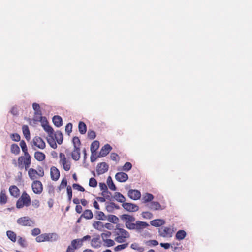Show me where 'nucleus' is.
Here are the masks:
<instances>
[{
	"mask_svg": "<svg viewBox=\"0 0 252 252\" xmlns=\"http://www.w3.org/2000/svg\"><path fill=\"white\" fill-rule=\"evenodd\" d=\"M125 225L127 229L136 230L137 232L140 233L142 230L149 226V224L146 222L136 221L135 223L126 222Z\"/></svg>",
	"mask_w": 252,
	"mask_h": 252,
	"instance_id": "1",
	"label": "nucleus"
},
{
	"mask_svg": "<svg viewBox=\"0 0 252 252\" xmlns=\"http://www.w3.org/2000/svg\"><path fill=\"white\" fill-rule=\"evenodd\" d=\"M18 224L24 226H33L34 224V221L28 217H23L17 220Z\"/></svg>",
	"mask_w": 252,
	"mask_h": 252,
	"instance_id": "2",
	"label": "nucleus"
},
{
	"mask_svg": "<svg viewBox=\"0 0 252 252\" xmlns=\"http://www.w3.org/2000/svg\"><path fill=\"white\" fill-rule=\"evenodd\" d=\"M32 189L33 192L37 194H40L43 190V186L40 181L36 180L32 184Z\"/></svg>",
	"mask_w": 252,
	"mask_h": 252,
	"instance_id": "3",
	"label": "nucleus"
},
{
	"mask_svg": "<svg viewBox=\"0 0 252 252\" xmlns=\"http://www.w3.org/2000/svg\"><path fill=\"white\" fill-rule=\"evenodd\" d=\"M122 205L126 210L129 212H136L139 210V207L137 205L131 203L126 202Z\"/></svg>",
	"mask_w": 252,
	"mask_h": 252,
	"instance_id": "4",
	"label": "nucleus"
},
{
	"mask_svg": "<svg viewBox=\"0 0 252 252\" xmlns=\"http://www.w3.org/2000/svg\"><path fill=\"white\" fill-rule=\"evenodd\" d=\"M109 168V165L105 162L98 163L97 165L96 172L98 175L106 172Z\"/></svg>",
	"mask_w": 252,
	"mask_h": 252,
	"instance_id": "5",
	"label": "nucleus"
},
{
	"mask_svg": "<svg viewBox=\"0 0 252 252\" xmlns=\"http://www.w3.org/2000/svg\"><path fill=\"white\" fill-rule=\"evenodd\" d=\"M33 144L38 148L43 149L45 148L46 145L43 140L40 137L36 136L33 139Z\"/></svg>",
	"mask_w": 252,
	"mask_h": 252,
	"instance_id": "6",
	"label": "nucleus"
},
{
	"mask_svg": "<svg viewBox=\"0 0 252 252\" xmlns=\"http://www.w3.org/2000/svg\"><path fill=\"white\" fill-rule=\"evenodd\" d=\"M127 194L130 199L134 200H138L141 197V193L138 190L130 189Z\"/></svg>",
	"mask_w": 252,
	"mask_h": 252,
	"instance_id": "7",
	"label": "nucleus"
},
{
	"mask_svg": "<svg viewBox=\"0 0 252 252\" xmlns=\"http://www.w3.org/2000/svg\"><path fill=\"white\" fill-rule=\"evenodd\" d=\"M119 226L120 224H117L115 229L116 231H116V235H120L125 238H129L130 236L128 232L124 229L119 228Z\"/></svg>",
	"mask_w": 252,
	"mask_h": 252,
	"instance_id": "8",
	"label": "nucleus"
},
{
	"mask_svg": "<svg viewBox=\"0 0 252 252\" xmlns=\"http://www.w3.org/2000/svg\"><path fill=\"white\" fill-rule=\"evenodd\" d=\"M158 232L159 235L163 237H166L169 235L170 236H171L172 233L170 228L168 227H162L160 228L158 230Z\"/></svg>",
	"mask_w": 252,
	"mask_h": 252,
	"instance_id": "9",
	"label": "nucleus"
},
{
	"mask_svg": "<svg viewBox=\"0 0 252 252\" xmlns=\"http://www.w3.org/2000/svg\"><path fill=\"white\" fill-rule=\"evenodd\" d=\"M111 149L112 147L109 144H105L101 148L98 157H103L106 156L110 152Z\"/></svg>",
	"mask_w": 252,
	"mask_h": 252,
	"instance_id": "10",
	"label": "nucleus"
},
{
	"mask_svg": "<svg viewBox=\"0 0 252 252\" xmlns=\"http://www.w3.org/2000/svg\"><path fill=\"white\" fill-rule=\"evenodd\" d=\"M91 245L92 247L95 249L101 247V242L100 241V236L99 235H97L91 240Z\"/></svg>",
	"mask_w": 252,
	"mask_h": 252,
	"instance_id": "11",
	"label": "nucleus"
},
{
	"mask_svg": "<svg viewBox=\"0 0 252 252\" xmlns=\"http://www.w3.org/2000/svg\"><path fill=\"white\" fill-rule=\"evenodd\" d=\"M50 175L53 180L57 181L60 177V171L56 167L52 166L50 169Z\"/></svg>",
	"mask_w": 252,
	"mask_h": 252,
	"instance_id": "12",
	"label": "nucleus"
},
{
	"mask_svg": "<svg viewBox=\"0 0 252 252\" xmlns=\"http://www.w3.org/2000/svg\"><path fill=\"white\" fill-rule=\"evenodd\" d=\"M128 178V175L124 172H118L115 175L116 180L120 182H126Z\"/></svg>",
	"mask_w": 252,
	"mask_h": 252,
	"instance_id": "13",
	"label": "nucleus"
},
{
	"mask_svg": "<svg viewBox=\"0 0 252 252\" xmlns=\"http://www.w3.org/2000/svg\"><path fill=\"white\" fill-rule=\"evenodd\" d=\"M25 206L28 207L31 204V198L30 196L26 192H24L20 197Z\"/></svg>",
	"mask_w": 252,
	"mask_h": 252,
	"instance_id": "14",
	"label": "nucleus"
},
{
	"mask_svg": "<svg viewBox=\"0 0 252 252\" xmlns=\"http://www.w3.org/2000/svg\"><path fill=\"white\" fill-rule=\"evenodd\" d=\"M121 219L126 222H132L135 220V218L134 216L128 214H123L120 216Z\"/></svg>",
	"mask_w": 252,
	"mask_h": 252,
	"instance_id": "15",
	"label": "nucleus"
},
{
	"mask_svg": "<svg viewBox=\"0 0 252 252\" xmlns=\"http://www.w3.org/2000/svg\"><path fill=\"white\" fill-rule=\"evenodd\" d=\"M52 120L54 124L57 127H61L63 125L62 118L60 116H54L53 117Z\"/></svg>",
	"mask_w": 252,
	"mask_h": 252,
	"instance_id": "16",
	"label": "nucleus"
},
{
	"mask_svg": "<svg viewBox=\"0 0 252 252\" xmlns=\"http://www.w3.org/2000/svg\"><path fill=\"white\" fill-rule=\"evenodd\" d=\"M116 201L119 202L125 203L126 198L120 192H115L113 197Z\"/></svg>",
	"mask_w": 252,
	"mask_h": 252,
	"instance_id": "17",
	"label": "nucleus"
},
{
	"mask_svg": "<svg viewBox=\"0 0 252 252\" xmlns=\"http://www.w3.org/2000/svg\"><path fill=\"white\" fill-rule=\"evenodd\" d=\"M149 208L154 210H163L164 208H161V206L158 202H151L149 205Z\"/></svg>",
	"mask_w": 252,
	"mask_h": 252,
	"instance_id": "18",
	"label": "nucleus"
},
{
	"mask_svg": "<svg viewBox=\"0 0 252 252\" xmlns=\"http://www.w3.org/2000/svg\"><path fill=\"white\" fill-rule=\"evenodd\" d=\"M165 223V220L162 219H155L150 221L151 225L155 227H159Z\"/></svg>",
	"mask_w": 252,
	"mask_h": 252,
	"instance_id": "19",
	"label": "nucleus"
},
{
	"mask_svg": "<svg viewBox=\"0 0 252 252\" xmlns=\"http://www.w3.org/2000/svg\"><path fill=\"white\" fill-rule=\"evenodd\" d=\"M9 190L11 195L14 197H17L19 194V190L15 185L10 186Z\"/></svg>",
	"mask_w": 252,
	"mask_h": 252,
	"instance_id": "20",
	"label": "nucleus"
},
{
	"mask_svg": "<svg viewBox=\"0 0 252 252\" xmlns=\"http://www.w3.org/2000/svg\"><path fill=\"white\" fill-rule=\"evenodd\" d=\"M46 241H56L58 239V235L55 233H46Z\"/></svg>",
	"mask_w": 252,
	"mask_h": 252,
	"instance_id": "21",
	"label": "nucleus"
},
{
	"mask_svg": "<svg viewBox=\"0 0 252 252\" xmlns=\"http://www.w3.org/2000/svg\"><path fill=\"white\" fill-rule=\"evenodd\" d=\"M42 127L44 130L48 133L49 136H51L52 135H54V130L48 123L43 124Z\"/></svg>",
	"mask_w": 252,
	"mask_h": 252,
	"instance_id": "22",
	"label": "nucleus"
},
{
	"mask_svg": "<svg viewBox=\"0 0 252 252\" xmlns=\"http://www.w3.org/2000/svg\"><path fill=\"white\" fill-rule=\"evenodd\" d=\"M72 158L75 161H77L80 158V148H74L72 152Z\"/></svg>",
	"mask_w": 252,
	"mask_h": 252,
	"instance_id": "23",
	"label": "nucleus"
},
{
	"mask_svg": "<svg viewBox=\"0 0 252 252\" xmlns=\"http://www.w3.org/2000/svg\"><path fill=\"white\" fill-rule=\"evenodd\" d=\"M78 130L81 134H84L87 131L86 125L83 122L80 121L78 124Z\"/></svg>",
	"mask_w": 252,
	"mask_h": 252,
	"instance_id": "24",
	"label": "nucleus"
},
{
	"mask_svg": "<svg viewBox=\"0 0 252 252\" xmlns=\"http://www.w3.org/2000/svg\"><path fill=\"white\" fill-rule=\"evenodd\" d=\"M22 131L25 138L27 140H29L30 139V132L28 126L26 125H23L22 126Z\"/></svg>",
	"mask_w": 252,
	"mask_h": 252,
	"instance_id": "25",
	"label": "nucleus"
},
{
	"mask_svg": "<svg viewBox=\"0 0 252 252\" xmlns=\"http://www.w3.org/2000/svg\"><path fill=\"white\" fill-rule=\"evenodd\" d=\"M34 158L37 160L42 161L45 159V155L41 152L37 151L34 153Z\"/></svg>",
	"mask_w": 252,
	"mask_h": 252,
	"instance_id": "26",
	"label": "nucleus"
},
{
	"mask_svg": "<svg viewBox=\"0 0 252 252\" xmlns=\"http://www.w3.org/2000/svg\"><path fill=\"white\" fill-rule=\"evenodd\" d=\"M55 138L59 144H61L63 141L62 133L60 131H57L54 134Z\"/></svg>",
	"mask_w": 252,
	"mask_h": 252,
	"instance_id": "27",
	"label": "nucleus"
},
{
	"mask_svg": "<svg viewBox=\"0 0 252 252\" xmlns=\"http://www.w3.org/2000/svg\"><path fill=\"white\" fill-rule=\"evenodd\" d=\"M99 187L101 190L103 191L101 193L102 196H105V193H107L108 194H111V193L108 191V188L107 185L104 183H99Z\"/></svg>",
	"mask_w": 252,
	"mask_h": 252,
	"instance_id": "28",
	"label": "nucleus"
},
{
	"mask_svg": "<svg viewBox=\"0 0 252 252\" xmlns=\"http://www.w3.org/2000/svg\"><path fill=\"white\" fill-rule=\"evenodd\" d=\"M187 233L183 230H179L176 234V239L178 240H182L186 236Z\"/></svg>",
	"mask_w": 252,
	"mask_h": 252,
	"instance_id": "29",
	"label": "nucleus"
},
{
	"mask_svg": "<svg viewBox=\"0 0 252 252\" xmlns=\"http://www.w3.org/2000/svg\"><path fill=\"white\" fill-rule=\"evenodd\" d=\"M99 147V142L98 141L93 142L91 145V152L92 154L95 153Z\"/></svg>",
	"mask_w": 252,
	"mask_h": 252,
	"instance_id": "30",
	"label": "nucleus"
},
{
	"mask_svg": "<svg viewBox=\"0 0 252 252\" xmlns=\"http://www.w3.org/2000/svg\"><path fill=\"white\" fill-rule=\"evenodd\" d=\"M107 184L109 189L112 191H115L117 189L116 187L114 184L111 176H109L107 179Z\"/></svg>",
	"mask_w": 252,
	"mask_h": 252,
	"instance_id": "31",
	"label": "nucleus"
},
{
	"mask_svg": "<svg viewBox=\"0 0 252 252\" xmlns=\"http://www.w3.org/2000/svg\"><path fill=\"white\" fill-rule=\"evenodd\" d=\"M7 237L13 242L16 241V234L12 231L8 230L6 232Z\"/></svg>",
	"mask_w": 252,
	"mask_h": 252,
	"instance_id": "32",
	"label": "nucleus"
},
{
	"mask_svg": "<svg viewBox=\"0 0 252 252\" xmlns=\"http://www.w3.org/2000/svg\"><path fill=\"white\" fill-rule=\"evenodd\" d=\"M7 202V197L5 190H1L0 194V204H4Z\"/></svg>",
	"mask_w": 252,
	"mask_h": 252,
	"instance_id": "33",
	"label": "nucleus"
},
{
	"mask_svg": "<svg viewBox=\"0 0 252 252\" xmlns=\"http://www.w3.org/2000/svg\"><path fill=\"white\" fill-rule=\"evenodd\" d=\"M106 220H107L109 222L113 223H117L119 221V218L114 215H109L107 216Z\"/></svg>",
	"mask_w": 252,
	"mask_h": 252,
	"instance_id": "34",
	"label": "nucleus"
},
{
	"mask_svg": "<svg viewBox=\"0 0 252 252\" xmlns=\"http://www.w3.org/2000/svg\"><path fill=\"white\" fill-rule=\"evenodd\" d=\"M47 142L52 148L54 149L57 148V145L54 139L53 135H52L51 136H49V138H47Z\"/></svg>",
	"mask_w": 252,
	"mask_h": 252,
	"instance_id": "35",
	"label": "nucleus"
},
{
	"mask_svg": "<svg viewBox=\"0 0 252 252\" xmlns=\"http://www.w3.org/2000/svg\"><path fill=\"white\" fill-rule=\"evenodd\" d=\"M60 163L63 165V169L65 171H68L70 169V165L69 163H67L66 161V158H64V159L60 160Z\"/></svg>",
	"mask_w": 252,
	"mask_h": 252,
	"instance_id": "36",
	"label": "nucleus"
},
{
	"mask_svg": "<svg viewBox=\"0 0 252 252\" xmlns=\"http://www.w3.org/2000/svg\"><path fill=\"white\" fill-rule=\"evenodd\" d=\"M11 152L15 155H18L20 152L18 145L16 144H13L11 145Z\"/></svg>",
	"mask_w": 252,
	"mask_h": 252,
	"instance_id": "37",
	"label": "nucleus"
},
{
	"mask_svg": "<svg viewBox=\"0 0 252 252\" xmlns=\"http://www.w3.org/2000/svg\"><path fill=\"white\" fill-rule=\"evenodd\" d=\"M93 226L99 231H102V228H104L103 223L101 221H95L93 224Z\"/></svg>",
	"mask_w": 252,
	"mask_h": 252,
	"instance_id": "38",
	"label": "nucleus"
},
{
	"mask_svg": "<svg viewBox=\"0 0 252 252\" xmlns=\"http://www.w3.org/2000/svg\"><path fill=\"white\" fill-rule=\"evenodd\" d=\"M154 199V196L150 193H146L143 197L144 203H147L151 201Z\"/></svg>",
	"mask_w": 252,
	"mask_h": 252,
	"instance_id": "39",
	"label": "nucleus"
},
{
	"mask_svg": "<svg viewBox=\"0 0 252 252\" xmlns=\"http://www.w3.org/2000/svg\"><path fill=\"white\" fill-rule=\"evenodd\" d=\"M38 174V172L33 168H30L28 171V175L31 180H34L35 178V175Z\"/></svg>",
	"mask_w": 252,
	"mask_h": 252,
	"instance_id": "40",
	"label": "nucleus"
},
{
	"mask_svg": "<svg viewBox=\"0 0 252 252\" xmlns=\"http://www.w3.org/2000/svg\"><path fill=\"white\" fill-rule=\"evenodd\" d=\"M81 217H84L87 219H91L93 218V214L90 210H86L81 215Z\"/></svg>",
	"mask_w": 252,
	"mask_h": 252,
	"instance_id": "41",
	"label": "nucleus"
},
{
	"mask_svg": "<svg viewBox=\"0 0 252 252\" xmlns=\"http://www.w3.org/2000/svg\"><path fill=\"white\" fill-rule=\"evenodd\" d=\"M26 158L25 160L24 161V164L25 165V170H27L29 167H30V165L31 163V156L30 155H28V156H25Z\"/></svg>",
	"mask_w": 252,
	"mask_h": 252,
	"instance_id": "42",
	"label": "nucleus"
},
{
	"mask_svg": "<svg viewBox=\"0 0 252 252\" xmlns=\"http://www.w3.org/2000/svg\"><path fill=\"white\" fill-rule=\"evenodd\" d=\"M96 219L99 220H106L107 216L105 215V214L101 211H96Z\"/></svg>",
	"mask_w": 252,
	"mask_h": 252,
	"instance_id": "43",
	"label": "nucleus"
},
{
	"mask_svg": "<svg viewBox=\"0 0 252 252\" xmlns=\"http://www.w3.org/2000/svg\"><path fill=\"white\" fill-rule=\"evenodd\" d=\"M20 146H21L22 151L24 152L25 156H28L29 154L28 152V149L26 144L24 140L21 141L20 143Z\"/></svg>",
	"mask_w": 252,
	"mask_h": 252,
	"instance_id": "44",
	"label": "nucleus"
},
{
	"mask_svg": "<svg viewBox=\"0 0 252 252\" xmlns=\"http://www.w3.org/2000/svg\"><path fill=\"white\" fill-rule=\"evenodd\" d=\"M103 241L104 243L103 245L105 247H110L111 246H114L115 244V242L112 239H107L106 240L104 239V240H103Z\"/></svg>",
	"mask_w": 252,
	"mask_h": 252,
	"instance_id": "45",
	"label": "nucleus"
},
{
	"mask_svg": "<svg viewBox=\"0 0 252 252\" xmlns=\"http://www.w3.org/2000/svg\"><path fill=\"white\" fill-rule=\"evenodd\" d=\"M79 243H80L79 241V239H76L74 240H73L71 242V245L70 246L73 249H77V248H80L79 247Z\"/></svg>",
	"mask_w": 252,
	"mask_h": 252,
	"instance_id": "46",
	"label": "nucleus"
},
{
	"mask_svg": "<svg viewBox=\"0 0 252 252\" xmlns=\"http://www.w3.org/2000/svg\"><path fill=\"white\" fill-rule=\"evenodd\" d=\"M42 113H38L37 112V113H34V117H33V121H36V122H39L40 120H42V119H45V117H43L41 116Z\"/></svg>",
	"mask_w": 252,
	"mask_h": 252,
	"instance_id": "47",
	"label": "nucleus"
},
{
	"mask_svg": "<svg viewBox=\"0 0 252 252\" xmlns=\"http://www.w3.org/2000/svg\"><path fill=\"white\" fill-rule=\"evenodd\" d=\"M72 142L74 145V148H80L79 146L81 144V142L78 137H74L72 139Z\"/></svg>",
	"mask_w": 252,
	"mask_h": 252,
	"instance_id": "48",
	"label": "nucleus"
},
{
	"mask_svg": "<svg viewBox=\"0 0 252 252\" xmlns=\"http://www.w3.org/2000/svg\"><path fill=\"white\" fill-rule=\"evenodd\" d=\"M46 233L42 234L36 237V238L35 239L36 241L37 242H42L46 241Z\"/></svg>",
	"mask_w": 252,
	"mask_h": 252,
	"instance_id": "49",
	"label": "nucleus"
},
{
	"mask_svg": "<svg viewBox=\"0 0 252 252\" xmlns=\"http://www.w3.org/2000/svg\"><path fill=\"white\" fill-rule=\"evenodd\" d=\"M112 233L111 232L108 231H105V232L101 234V237L102 238V240L107 239L108 238L110 237Z\"/></svg>",
	"mask_w": 252,
	"mask_h": 252,
	"instance_id": "50",
	"label": "nucleus"
},
{
	"mask_svg": "<svg viewBox=\"0 0 252 252\" xmlns=\"http://www.w3.org/2000/svg\"><path fill=\"white\" fill-rule=\"evenodd\" d=\"M74 189H76L81 192L85 191V189L78 184L74 183L72 185Z\"/></svg>",
	"mask_w": 252,
	"mask_h": 252,
	"instance_id": "51",
	"label": "nucleus"
},
{
	"mask_svg": "<svg viewBox=\"0 0 252 252\" xmlns=\"http://www.w3.org/2000/svg\"><path fill=\"white\" fill-rule=\"evenodd\" d=\"M67 194L68 196V201H70L72 197V191L71 186H68L66 188Z\"/></svg>",
	"mask_w": 252,
	"mask_h": 252,
	"instance_id": "52",
	"label": "nucleus"
},
{
	"mask_svg": "<svg viewBox=\"0 0 252 252\" xmlns=\"http://www.w3.org/2000/svg\"><path fill=\"white\" fill-rule=\"evenodd\" d=\"M97 185V182L96 179L94 178H91L89 180V185L92 187H96Z\"/></svg>",
	"mask_w": 252,
	"mask_h": 252,
	"instance_id": "53",
	"label": "nucleus"
},
{
	"mask_svg": "<svg viewBox=\"0 0 252 252\" xmlns=\"http://www.w3.org/2000/svg\"><path fill=\"white\" fill-rule=\"evenodd\" d=\"M32 108L34 111V113H37V112L42 113L41 110H40V107L39 104L36 103H33L32 104Z\"/></svg>",
	"mask_w": 252,
	"mask_h": 252,
	"instance_id": "54",
	"label": "nucleus"
},
{
	"mask_svg": "<svg viewBox=\"0 0 252 252\" xmlns=\"http://www.w3.org/2000/svg\"><path fill=\"white\" fill-rule=\"evenodd\" d=\"M18 243L22 247H27V245L25 239L21 237H19V238H18Z\"/></svg>",
	"mask_w": 252,
	"mask_h": 252,
	"instance_id": "55",
	"label": "nucleus"
},
{
	"mask_svg": "<svg viewBox=\"0 0 252 252\" xmlns=\"http://www.w3.org/2000/svg\"><path fill=\"white\" fill-rule=\"evenodd\" d=\"M128 246V243H126L122 245H119L115 247L114 250L116 252L123 250L126 248Z\"/></svg>",
	"mask_w": 252,
	"mask_h": 252,
	"instance_id": "56",
	"label": "nucleus"
},
{
	"mask_svg": "<svg viewBox=\"0 0 252 252\" xmlns=\"http://www.w3.org/2000/svg\"><path fill=\"white\" fill-rule=\"evenodd\" d=\"M132 168V164L129 162H126L124 165L123 167V170L125 171H129Z\"/></svg>",
	"mask_w": 252,
	"mask_h": 252,
	"instance_id": "57",
	"label": "nucleus"
},
{
	"mask_svg": "<svg viewBox=\"0 0 252 252\" xmlns=\"http://www.w3.org/2000/svg\"><path fill=\"white\" fill-rule=\"evenodd\" d=\"M10 137L13 141L18 142L20 140V136L17 133L11 134Z\"/></svg>",
	"mask_w": 252,
	"mask_h": 252,
	"instance_id": "58",
	"label": "nucleus"
},
{
	"mask_svg": "<svg viewBox=\"0 0 252 252\" xmlns=\"http://www.w3.org/2000/svg\"><path fill=\"white\" fill-rule=\"evenodd\" d=\"M142 215L144 218L147 219H151L153 218V214L149 212H143Z\"/></svg>",
	"mask_w": 252,
	"mask_h": 252,
	"instance_id": "59",
	"label": "nucleus"
},
{
	"mask_svg": "<svg viewBox=\"0 0 252 252\" xmlns=\"http://www.w3.org/2000/svg\"><path fill=\"white\" fill-rule=\"evenodd\" d=\"M72 124L71 123H68L65 126V132L69 135L72 132Z\"/></svg>",
	"mask_w": 252,
	"mask_h": 252,
	"instance_id": "60",
	"label": "nucleus"
},
{
	"mask_svg": "<svg viewBox=\"0 0 252 252\" xmlns=\"http://www.w3.org/2000/svg\"><path fill=\"white\" fill-rule=\"evenodd\" d=\"M91 239V236L89 235H87L84 236L83 238L79 239V241L80 243H79V247H81L83 245V242L85 241L90 240Z\"/></svg>",
	"mask_w": 252,
	"mask_h": 252,
	"instance_id": "61",
	"label": "nucleus"
},
{
	"mask_svg": "<svg viewBox=\"0 0 252 252\" xmlns=\"http://www.w3.org/2000/svg\"><path fill=\"white\" fill-rule=\"evenodd\" d=\"M146 245L148 246L153 245V246H157L158 244V241L155 240H151L147 241L145 242Z\"/></svg>",
	"mask_w": 252,
	"mask_h": 252,
	"instance_id": "62",
	"label": "nucleus"
},
{
	"mask_svg": "<svg viewBox=\"0 0 252 252\" xmlns=\"http://www.w3.org/2000/svg\"><path fill=\"white\" fill-rule=\"evenodd\" d=\"M88 137L90 139H94L96 137L95 132L93 130H89L88 132Z\"/></svg>",
	"mask_w": 252,
	"mask_h": 252,
	"instance_id": "63",
	"label": "nucleus"
},
{
	"mask_svg": "<svg viewBox=\"0 0 252 252\" xmlns=\"http://www.w3.org/2000/svg\"><path fill=\"white\" fill-rule=\"evenodd\" d=\"M25 159V158L23 156L20 157L18 158V164L19 167L21 169H22L23 168V166L22 165V162H23V161L24 162Z\"/></svg>",
	"mask_w": 252,
	"mask_h": 252,
	"instance_id": "64",
	"label": "nucleus"
}]
</instances>
